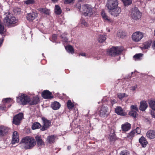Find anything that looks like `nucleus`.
I'll list each match as a JSON object with an SVG mask.
<instances>
[{"mask_svg": "<svg viewBox=\"0 0 155 155\" xmlns=\"http://www.w3.org/2000/svg\"><path fill=\"white\" fill-rule=\"evenodd\" d=\"M36 144V142L34 138L31 137H24L20 143L21 148L25 150L31 149Z\"/></svg>", "mask_w": 155, "mask_h": 155, "instance_id": "1", "label": "nucleus"}, {"mask_svg": "<svg viewBox=\"0 0 155 155\" xmlns=\"http://www.w3.org/2000/svg\"><path fill=\"white\" fill-rule=\"evenodd\" d=\"M5 17L3 21L4 24L6 26L10 27L12 24L16 23L17 21V19L13 16L10 13L8 12L5 14Z\"/></svg>", "mask_w": 155, "mask_h": 155, "instance_id": "2", "label": "nucleus"}, {"mask_svg": "<svg viewBox=\"0 0 155 155\" xmlns=\"http://www.w3.org/2000/svg\"><path fill=\"white\" fill-rule=\"evenodd\" d=\"M130 16L134 20H137L141 18V14L137 8L134 7L131 9Z\"/></svg>", "mask_w": 155, "mask_h": 155, "instance_id": "3", "label": "nucleus"}, {"mask_svg": "<svg viewBox=\"0 0 155 155\" xmlns=\"http://www.w3.org/2000/svg\"><path fill=\"white\" fill-rule=\"evenodd\" d=\"M29 97L25 94H21L19 97H17V101L22 105L28 104Z\"/></svg>", "mask_w": 155, "mask_h": 155, "instance_id": "4", "label": "nucleus"}, {"mask_svg": "<svg viewBox=\"0 0 155 155\" xmlns=\"http://www.w3.org/2000/svg\"><path fill=\"white\" fill-rule=\"evenodd\" d=\"M123 49L120 47H114L107 51V54L110 55L115 56L120 54Z\"/></svg>", "mask_w": 155, "mask_h": 155, "instance_id": "5", "label": "nucleus"}, {"mask_svg": "<svg viewBox=\"0 0 155 155\" xmlns=\"http://www.w3.org/2000/svg\"><path fill=\"white\" fill-rule=\"evenodd\" d=\"M118 0H107L106 6L109 10H114L118 7Z\"/></svg>", "mask_w": 155, "mask_h": 155, "instance_id": "6", "label": "nucleus"}, {"mask_svg": "<svg viewBox=\"0 0 155 155\" xmlns=\"http://www.w3.org/2000/svg\"><path fill=\"white\" fill-rule=\"evenodd\" d=\"M84 14L85 16H91L92 14V9L91 6L88 5H84L82 6Z\"/></svg>", "mask_w": 155, "mask_h": 155, "instance_id": "7", "label": "nucleus"}, {"mask_svg": "<svg viewBox=\"0 0 155 155\" xmlns=\"http://www.w3.org/2000/svg\"><path fill=\"white\" fill-rule=\"evenodd\" d=\"M23 117V113H21L14 116L13 119V123L16 125H18Z\"/></svg>", "mask_w": 155, "mask_h": 155, "instance_id": "8", "label": "nucleus"}, {"mask_svg": "<svg viewBox=\"0 0 155 155\" xmlns=\"http://www.w3.org/2000/svg\"><path fill=\"white\" fill-rule=\"evenodd\" d=\"M143 34L140 31H137L134 33L132 36V38L133 41L135 42L139 41L143 37Z\"/></svg>", "mask_w": 155, "mask_h": 155, "instance_id": "9", "label": "nucleus"}, {"mask_svg": "<svg viewBox=\"0 0 155 155\" xmlns=\"http://www.w3.org/2000/svg\"><path fill=\"white\" fill-rule=\"evenodd\" d=\"M100 116L103 117H105L108 114V108L106 106H103L99 108Z\"/></svg>", "mask_w": 155, "mask_h": 155, "instance_id": "10", "label": "nucleus"}, {"mask_svg": "<svg viewBox=\"0 0 155 155\" xmlns=\"http://www.w3.org/2000/svg\"><path fill=\"white\" fill-rule=\"evenodd\" d=\"M43 121V126L41 129L42 131L46 130L51 125V122L45 118H42Z\"/></svg>", "mask_w": 155, "mask_h": 155, "instance_id": "11", "label": "nucleus"}, {"mask_svg": "<svg viewBox=\"0 0 155 155\" xmlns=\"http://www.w3.org/2000/svg\"><path fill=\"white\" fill-rule=\"evenodd\" d=\"M51 93L48 90H45L42 93V97L45 99H51L53 98V96L51 95Z\"/></svg>", "mask_w": 155, "mask_h": 155, "instance_id": "12", "label": "nucleus"}, {"mask_svg": "<svg viewBox=\"0 0 155 155\" xmlns=\"http://www.w3.org/2000/svg\"><path fill=\"white\" fill-rule=\"evenodd\" d=\"M38 16L37 13L33 12L28 14L27 18L29 21H32L35 19Z\"/></svg>", "mask_w": 155, "mask_h": 155, "instance_id": "13", "label": "nucleus"}, {"mask_svg": "<svg viewBox=\"0 0 155 155\" xmlns=\"http://www.w3.org/2000/svg\"><path fill=\"white\" fill-rule=\"evenodd\" d=\"M19 142L18 136L17 131H14L13 133L12 143V144L18 143Z\"/></svg>", "mask_w": 155, "mask_h": 155, "instance_id": "14", "label": "nucleus"}, {"mask_svg": "<svg viewBox=\"0 0 155 155\" xmlns=\"http://www.w3.org/2000/svg\"><path fill=\"white\" fill-rule=\"evenodd\" d=\"M57 136L55 135H51L48 136L46 140V142L48 143H54Z\"/></svg>", "mask_w": 155, "mask_h": 155, "instance_id": "15", "label": "nucleus"}, {"mask_svg": "<svg viewBox=\"0 0 155 155\" xmlns=\"http://www.w3.org/2000/svg\"><path fill=\"white\" fill-rule=\"evenodd\" d=\"M121 12L120 8L118 7H117L114 10H109L110 14L114 16H117Z\"/></svg>", "mask_w": 155, "mask_h": 155, "instance_id": "16", "label": "nucleus"}, {"mask_svg": "<svg viewBox=\"0 0 155 155\" xmlns=\"http://www.w3.org/2000/svg\"><path fill=\"white\" fill-rule=\"evenodd\" d=\"M9 129L8 127H0V137L3 136L7 133Z\"/></svg>", "mask_w": 155, "mask_h": 155, "instance_id": "17", "label": "nucleus"}, {"mask_svg": "<svg viewBox=\"0 0 155 155\" xmlns=\"http://www.w3.org/2000/svg\"><path fill=\"white\" fill-rule=\"evenodd\" d=\"M39 101V98L38 96L34 97L32 98H29L28 104L31 105L36 104Z\"/></svg>", "mask_w": 155, "mask_h": 155, "instance_id": "18", "label": "nucleus"}, {"mask_svg": "<svg viewBox=\"0 0 155 155\" xmlns=\"http://www.w3.org/2000/svg\"><path fill=\"white\" fill-rule=\"evenodd\" d=\"M122 130L124 131H128L131 128V124L127 122L121 125Z\"/></svg>", "mask_w": 155, "mask_h": 155, "instance_id": "19", "label": "nucleus"}, {"mask_svg": "<svg viewBox=\"0 0 155 155\" xmlns=\"http://www.w3.org/2000/svg\"><path fill=\"white\" fill-rule=\"evenodd\" d=\"M148 107L147 104L145 101H142L140 102L139 109L142 111H144Z\"/></svg>", "mask_w": 155, "mask_h": 155, "instance_id": "20", "label": "nucleus"}, {"mask_svg": "<svg viewBox=\"0 0 155 155\" xmlns=\"http://www.w3.org/2000/svg\"><path fill=\"white\" fill-rule=\"evenodd\" d=\"M147 137L150 139H153L155 137V131L153 130H150L146 133Z\"/></svg>", "mask_w": 155, "mask_h": 155, "instance_id": "21", "label": "nucleus"}, {"mask_svg": "<svg viewBox=\"0 0 155 155\" xmlns=\"http://www.w3.org/2000/svg\"><path fill=\"white\" fill-rule=\"evenodd\" d=\"M115 112L118 115L125 116L126 114L123 111L122 109L120 107H118L115 109Z\"/></svg>", "mask_w": 155, "mask_h": 155, "instance_id": "22", "label": "nucleus"}, {"mask_svg": "<svg viewBox=\"0 0 155 155\" xmlns=\"http://www.w3.org/2000/svg\"><path fill=\"white\" fill-rule=\"evenodd\" d=\"M35 140L37 145L38 146H41L44 145V143L41 139V136L37 135L35 137Z\"/></svg>", "mask_w": 155, "mask_h": 155, "instance_id": "23", "label": "nucleus"}, {"mask_svg": "<svg viewBox=\"0 0 155 155\" xmlns=\"http://www.w3.org/2000/svg\"><path fill=\"white\" fill-rule=\"evenodd\" d=\"M101 16L104 20L106 21L112 22V20L108 17L104 11H102L101 13Z\"/></svg>", "mask_w": 155, "mask_h": 155, "instance_id": "24", "label": "nucleus"}, {"mask_svg": "<svg viewBox=\"0 0 155 155\" xmlns=\"http://www.w3.org/2000/svg\"><path fill=\"white\" fill-rule=\"evenodd\" d=\"M61 105L57 101H54L53 102L51 105L52 108L54 110L58 109L60 107Z\"/></svg>", "mask_w": 155, "mask_h": 155, "instance_id": "25", "label": "nucleus"}, {"mask_svg": "<svg viewBox=\"0 0 155 155\" xmlns=\"http://www.w3.org/2000/svg\"><path fill=\"white\" fill-rule=\"evenodd\" d=\"M139 141L143 147H145L147 143V142L146 139L143 137H141L139 139Z\"/></svg>", "mask_w": 155, "mask_h": 155, "instance_id": "26", "label": "nucleus"}, {"mask_svg": "<svg viewBox=\"0 0 155 155\" xmlns=\"http://www.w3.org/2000/svg\"><path fill=\"white\" fill-rule=\"evenodd\" d=\"M65 49L68 53L73 54L74 53V50L73 47L70 45H68L65 47Z\"/></svg>", "mask_w": 155, "mask_h": 155, "instance_id": "27", "label": "nucleus"}, {"mask_svg": "<svg viewBox=\"0 0 155 155\" xmlns=\"http://www.w3.org/2000/svg\"><path fill=\"white\" fill-rule=\"evenodd\" d=\"M55 12L57 15H60L62 11L60 7L58 5L55 6Z\"/></svg>", "mask_w": 155, "mask_h": 155, "instance_id": "28", "label": "nucleus"}, {"mask_svg": "<svg viewBox=\"0 0 155 155\" xmlns=\"http://www.w3.org/2000/svg\"><path fill=\"white\" fill-rule=\"evenodd\" d=\"M152 41H150L145 42L143 44V46L142 47L143 49H146L148 48L151 45Z\"/></svg>", "mask_w": 155, "mask_h": 155, "instance_id": "29", "label": "nucleus"}, {"mask_svg": "<svg viewBox=\"0 0 155 155\" xmlns=\"http://www.w3.org/2000/svg\"><path fill=\"white\" fill-rule=\"evenodd\" d=\"M41 127V124L38 122H35L32 125V128L33 130H35Z\"/></svg>", "mask_w": 155, "mask_h": 155, "instance_id": "30", "label": "nucleus"}, {"mask_svg": "<svg viewBox=\"0 0 155 155\" xmlns=\"http://www.w3.org/2000/svg\"><path fill=\"white\" fill-rule=\"evenodd\" d=\"M135 134V130H133L128 134L127 137L128 138L132 140Z\"/></svg>", "mask_w": 155, "mask_h": 155, "instance_id": "31", "label": "nucleus"}, {"mask_svg": "<svg viewBox=\"0 0 155 155\" xmlns=\"http://www.w3.org/2000/svg\"><path fill=\"white\" fill-rule=\"evenodd\" d=\"M149 105L150 108L155 110V100H151L149 101Z\"/></svg>", "mask_w": 155, "mask_h": 155, "instance_id": "32", "label": "nucleus"}, {"mask_svg": "<svg viewBox=\"0 0 155 155\" xmlns=\"http://www.w3.org/2000/svg\"><path fill=\"white\" fill-rule=\"evenodd\" d=\"M106 39V36L103 35H100L99 37L98 40L99 42L102 43Z\"/></svg>", "mask_w": 155, "mask_h": 155, "instance_id": "33", "label": "nucleus"}, {"mask_svg": "<svg viewBox=\"0 0 155 155\" xmlns=\"http://www.w3.org/2000/svg\"><path fill=\"white\" fill-rule=\"evenodd\" d=\"M67 106L69 109H71L74 107V105L71 102V100H68L67 102Z\"/></svg>", "mask_w": 155, "mask_h": 155, "instance_id": "34", "label": "nucleus"}, {"mask_svg": "<svg viewBox=\"0 0 155 155\" xmlns=\"http://www.w3.org/2000/svg\"><path fill=\"white\" fill-rule=\"evenodd\" d=\"M137 111H134V110H131L129 112V114L130 116L135 118L136 117L137 115Z\"/></svg>", "mask_w": 155, "mask_h": 155, "instance_id": "35", "label": "nucleus"}, {"mask_svg": "<svg viewBox=\"0 0 155 155\" xmlns=\"http://www.w3.org/2000/svg\"><path fill=\"white\" fill-rule=\"evenodd\" d=\"M67 35V34L66 33H64L61 35V37L62 39V41H63L64 42H66L68 41V39L66 37Z\"/></svg>", "mask_w": 155, "mask_h": 155, "instance_id": "36", "label": "nucleus"}, {"mask_svg": "<svg viewBox=\"0 0 155 155\" xmlns=\"http://www.w3.org/2000/svg\"><path fill=\"white\" fill-rule=\"evenodd\" d=\"M127 95L124 93H119L117 94L118 97L120 99H122L124 97H127Z\"/></svg>", "mask_w": 155, "mask_h": 155, "instance_id": "37", "label": "nucleus"}, {"mask_svg": "<svg viewBox=\"0 0 155 155\" xmlns=\"http://www.w3.org/2000/svg\"><path fill=\"white\" fill-rule=\"evenodd\" d=\"M122 1L125 5H129L132 3L131 0H122Z\"/></svg>", "mask_w": 155, "mask_h": 155, "instance_id": "38", "label": "nucleus"}, {"mask_svg": "<svg viewBox=\"0 0 155 155\" xmlns=\"http://www.w3.org/2000/svg\"><path fill=\"white\" fill-rule=\"evenodd\" d=\"M142 55L143 54H137L134 56V58L135 60H138L140 59V57H142Z\"/></svg>", "mask_w": 155, "mask_h": 155, "instance_id": "39", "label": "nucleus"}, {"mask_svg": "<svg viewBox=\"0 0 155 155\" xmlns=\"http://www.w3.org/2000/svg\"><path fill=\"white\" fill-rule=\"evenodd\" d=\"M24 2L27 5L34 4L35 2V0H26Z\"/></svg>", "mask_w": 155, "mask_h": 155, "instance_id": "40", "label": "nucleus"}, {"mask_svg": "<svg viewBox=\"0 0 155 155\" xmlns=\"http://www.w3.org/2000/svg\"><path fill=\"white\" fill-rule=\"evenodd\" d=\"M130 107L132 110H134V111H138V108L137 107V105H132Z\"/></svg>", "mask_w": 155, "mask_h": 155, "instance_id": "41", "label": "nucleus"}, {"mask_svg": "<svg viewBox=\"0 0 155 155\" xmlns=\"http://www.w3.org/2000/svg\"><path fill=\"white\" fill-rule=\"evenodd\" d=\"M81 23L82 25H84L85 27H88V25L87 22L83 19L81 20Z\"/></svg>", "mask_w": 155, "mask_h": 155, "instance_id": "42", "label": "nucleus"}, {"mask_svg": "<svg viewBox=\"0 0 155 155\" xmlns=\"http://www.w3.org/2000/svg\"><path fill=\"white\" fill-rule=\"evenodd\" d=\"M120 155H129V153L126 150H124L121 151Z\"/></svg>", "mask_w": 155, "mask_h": 155, "instance_id": "43", "label": "nucleus"}, {"mask_svg": "<svg viewBox=\"0 0 155 155\" xmlns=\"http://www.w3.org/2000/svg\"><path fill=\"white\" fill-rule=\"evenodd\" d=\"M12 101V99L10 98H7L5 99H4L2 101H5V103H8Z\"/></svg>", "mask_w": 155, "mask_h": 155, "instance_id": "44", "label": "nucleus"}, {"mask_svg": "<svg viewBox=\"0 0 155 155\" xmlns=\"http://www.w3.org/2000/svg\"><path fill=\"white\" fill-rule=\"evenodd\" d=\"M40 11L45 13L48 14L49 13L48 11L46 9L44 8H41L40 9Z\"/></svg>", "mask_w": 155, "mask_h": 155, "instance_id": "45", "label": "nucleus"}, {"mask_svg": "<svg viewBox=\"0 0 155 155\" xmlns=\"http://www.w3.org/2000/svg\"><path fill=\"white\" fill-rule=\"evenodd\" d=\"M135 131L137 134H140L141 133V130L139 127H137L136 128Z\"/></svg>", "mask_w": 155, "mask_h": 155, "instance_id": "46", "label": "nucleus"}, {"mask_svg": "<svg viewBox=\"0 0 155 155\" xmlns=\"http://www.w3.org/2000/svg\"><path fill=\"white\" fill-rule=\"evenodd\" d=\"M74 0H64V3L65 4H68L72 3Z\"/></svg>", "mask_w": 155, "mask_h": 155, "instance_id": "47", "label": "nucleus"}, {"mask_svg": "<svg viewBox=\"0 0 155 155\" xmlns=\"http://www.w3.org/2000/svg\"><path fill=\"white\" fill-rule=\"evenodd\" d=\"M137 87V85L134 86H132L131 87V90L133 91H135Z\"/></svg>", "mask_w": 155, "mask_h": 155, "instance_id": "48", "label": "nucleus"}, {"mask_svg": "<svg viewBox=\"0 0 155 155\" xmlns=\"http://www.w3.org/2000/svg\"><path fill=\"white\" fill-rule=\"evenodd\" d=\"M57 37V35H56L54 34L52 35V38L53 40H55L56 39Z\"/></svg>", "mask_w": 155, "mask_h": 155, "instance_id": "49", "label": "nucleus"}, {"mask_svg": "<svg viewBox=\"0 0 155 155\" xmlns=\"http://www.w3.org/2000/svg\"><path fill=\"white\" fill-rule=\"evenodd\" d=\"M151 114L153 117L155 118V113L154 112H151Z\"/></svg>", "mask_w": 155, "mask_h": 155, "instance_id": "50", "label": "nucleus"}, {"mask_svg": "<svg viewBox=\"0 0 155 155\" xmlns=\"http://www.w3.org/2000/svg\"><path fill=\"white\" fill-rule=\"evenodd\" d=\"M152 47L153 48H155V41H154L153 43Z\"/></svg>", "mask_w": 155, "mask_h": 155, "instance_id": "51", "label": "nucleus"}, {"mask_svg": "<svg viewBox=\"0 0 155 155\" xmlns=\"http://www.w3.org/2000/svg\"><path fill=\"white\" fill-rule=\"evenodd\" d=\"M80 55H81V56H85V53H82L80 54H79V56H80Z\"/></svg>", "mask_w": 155, "mask_h": 155, "instance_id": "52", "label": "nucleus"}, {"mask_svg": "<svg viewBox=\"0 0 155 155\" xmlns=\"http://www.w3.org/2000/svg\"><path fill=\"white\" fill-rule=\"evenodd\" d=\"M3 39L2 40H1L0 41V45H1L2 44V43L3 42Z\"/></svg>", "mask_w": 155, "mask_h": 155, "instance_id": "53", "label": "nucleus"}, {"mask_svg": "<svg viewBox=\"0 0 155 155\" xmlns=\"http://www.w3.org/2000/svg\"><path fill=\"white\" fill-rule=\"evenodd\" d=\"M52 0V1L54 3H55L56 2H57L58 0Z\"/></svg>", "mask_w": 155, "mask_h": 155, "instance_id": "54", "label": "nucleus"}, {"mask_svg": "<svg viewBox=\"0 0 155 155\" xmlns=\"http://www.w3.org/2000/svg\"><path fill=\"white\" fill-rule=\"evenodd\" d=\"M71 147L70 146H68V147L67 148L68 150H70V149H71Z\"/></svg>", "mask_w": 155, "mask_h": 155, "instance_id": "55", "label": "nucleus"}, {"mask_svg": "<svg viewBox=\"0 0 155 155\" xmlns=\"http://www.w3.org/2000/svg\"><path fill=\"white\" fill-rule=\"evenodd\" d=\"M0 108L1 109H2V110H3L4 109V107H3V108H2L1 107V105H0Z\"/></svg>", "mask_w": 155, "mask_h": 155, "instance_id": "56", "label": "nucleus"}, {"mask_svg": "<svg viewBox=\"0 0 155 155\" xmlns=\"http://www.w3.org/2000/svg\"><path fill=\"white\" fill-rule=\"evenodd\" d=\"M17 12H20V9H17Z\"/></svg>", "mask_w": 155, "mask_h": 155, "instance_id": "57", "label": "nucleus"}, {"mask_svg": "<svg viewBox=\"0 0 155 155\" xmlns=\"http://www.w3.org/2000/svg\"><path fill=\"white\" fill-rule=\"evenodd\" d=\"M113 102H114V103H116V101H114Z\"/></svg>", "mask_w": 155, "mask_h": 155, "instance_id": "58", "label": "nucleus"}, {"mask_svg": "<svg viewBox=\"0 0 155 155\" xmlns=\"http://www.w3.org/2000/svg\"><path fill=\"white\" fill-rule=\"evenodd\" d=\"M120 36V38H123V36Z\"/></svg>", "mask_w": 155, "mask_h": 155, "instance_id": "59", "label": "nucleus"}, {"mask_svg": "<svg viewBox=\"0 0 155 155\" xmlns=\"http://www.w3.org/2000/svg\"><path fill=\"white\" fill-rule=\"evenodd\" d=\"M154 35L155 36V29L154 30Z\"/></svg>", "mask_w": 155, "mask_h": 155, "instance_id": "60", "label": "nucleus"}, {"mask_svg": "<svg viewBox=\"0 0 155 155\" xmlns=\"http://www.w3.org/2000/svg\"><path fill=\"white\" fill-rule=\"evenodd\" d=\"M79 1H81L82 0H78Z\"/></svg>", "mask_w": 155, "mask_h": 155, "instance_id": "61", "label": "nucleus"}, {"mask_svg": "<svg viewBox=\"0 0 155 155\" xmlns=\"http://www.w3.org/2000/svg\"><path fill=\"white\" fill-rule=\"evenodd\" d=\"M108 31L109 32H110V30H109Z\"/></svg>", "mask_w": 155, "mask_h": 155, "instance_id": "62", "label": "nucleus"}]
</instances>
